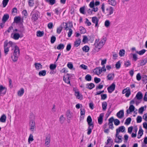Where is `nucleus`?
I'll list each match as a JSON object with an SVG mask.
<instances>
[{"label": "nucleus", "instance_id": "nucleus-1", "mask_svg": "<svg viewBox=\"0 0 147 147\" xmlns=\"http://www.w3.org/2000/svg\"><path fill=\"white\" fill-rule=\"evenodd\" d=\"M10 47H12V50L13 51V55L11 56V58L13 62L17 61L18 57L20 55V50L19 48L16 44L11 41L9 42L7 40L4 42V53L6 55L9 51V48Z\"/></svg>", "mask_w": 147, "mask_h": 147}, {"label": "nucleus", "instance_id": "nucleus-2", "mask_svg": "<svg viewBox=\"0 0 147 147\" xmlns=\"http://www.w3.org/2000/svg\"><path fill=\"white\" fill-rule=\"evenodd\" d=\"M87 121L89 126L87 130L88 132L87 134L88 135H89L91 133L92 129H93L94 127L93 123L92 122L91 117L90 116H88V117L87 119Z\"/></svg>", "mask_w": 147, "mask_h": 147}, {"label": "nucleus", "instance_id": "nucleus-3", "mask_svg": "<svg viewBox=\"0 0 147 147\" xmlns=\"http://www.w3.org/2000/svg\"><path fill=\"white\" fill-rule=\"evenodd\" d=\"M39 12L37 10H35L32 12L31 13V20L33 22H35L37 21L39 17Z\"/></svg>", "mask_w": 147, "mask_h": 147}, {"label": "nucleus", "instance_id": "nucleus-4", "mask_svg": "<svg viewBox=\"0 0 147 147\" xmlns=\"http://www.w3.org/2000/svg\"><path fill=\"white\" fill-rule=\"evenodd\" d=\"M30 118L32 119L30 120V129L32 131H33L35 127V122L34 120V117L33 115H32V116L31 115L30 116Z\"/></svg>", "mask_w": 147, "mask_h": 147}, {"label": "nucleus", "instance_id": "nucleus-5", "mask_svg": "<svg viewBox=\"0 0 147 147\" xmlns=\"http://www.w3.org/2000/svg\"><path fill=\"white\" fill-rule=\"evenodd\" d=\"M51 135L50 134H48L46 136L45 140V146L47 147H49L50 146V142Z\"/></svg>", "mask_w": 147, "mask_h": 147}, {"label": "nucleus", "instance_id": "nucleus-6", "mask_svg": "<svg viewBox=\"0 0 147 147\" xmlns=\"http://www.w3.org/2000/svg\"><path fill=\"white\" fill-rule=\"evenodd\" d=\"M122 136L119 135V134L117 135V133L115 135V142L117 143H119L121 142L122 140Z\"/></svg>", "mask_w": 147, "mask_h": 147}, {"label": "nucleus", "instance_id": "nucleus-7", "mask_svg": "<svg viewBox=\"0 0 147 147\" xmlns=\"http://www.w3.org/2000/svg\"><path fill=\"white\" fill-rule=\"evenodd\" d=\"M70 74H67L65 76L63 77V80L65 83L71 85L70 81Z\"/></svg>", "mask_w": 147, "mask_h": 147}, {"label": "nucleus", "instance_id": "nucleus-8", "mask_svg": "<svg viewBox=\"0 0 147 147\" xmlns=\"http://www.w3.org/2000/svg\"><path fill=\"white\" fill-rule=\"evenodd\" d=\"M107 11V16H109L112 14L114 11V8H113L111 6L107 8L106 9Z\"/></svg>", "mask_w": 147, "mask_h": 147}, {"label": "nucleus", "instance_id": "nucleus-9", "mask_svg": "<svg viewBox=\"0 0 147 147\" xmlns=\"http://www.w3.org/2000/svg\"><path fill=\"white\" fill-rule=\"evenodd\" d=\"M68 23L69 24V26H68V24L66 22H63L61 25L62 26V27L63 26V28H65V29L66 30H68L69 29V28H71L72 26V25L70 22H69Z\"/></svg>", "mask_w": 147, "mask_h": 147}, {"label": "nucleus", "instance_id": "nucleus-10", "mask_svg": "<svg viewBox=\"0 0 147 147\" xmlns=\"http://www.w3.org/2000/svg\"><path fill=\"white\" fill-rule=\"evenodd\" d=\"M115 87V85L114 83H113L109 86L107 88L108 92L109 93H111L113 91Z\"/></svg>", "mask_w": 147, "mask_h": 147}, {"label": "nucleus", "instance_id": "nucleus-11", "mask_svg": "<svg viewBox=\"0 0 147 147\" xmlns=\"http://www.w3.org/2000/svg\"><path fill=\"white\" fill-rule=\"evenodd\" d=\"M94 45L96 48L98 49V50L101 49L103 46L102 44L99 42V40H97V39L96 40Z\"/></svg>", "mask_w": 147, "mask_h": 147}, {"label": "nucleus", "instance_id": "nucleus-12", "mask_svg": "<svg viewBox=\"0 0 147 147\" xmlns=\"http://www.w3.org/2000/svg\"><path fill=\"white\" fill-rule=\"evenodd\" d=\"M92 23L94 24H95V27H98V24L99 21V20L96 17L94 16L92 17Z\"/></svg>", "mask_w": 147, "mask_h": 147}, {"label": "nucleus", "instance_id": "nucleus-13", "mask_svg": "<svg viewBox=\"0 0 147 147\" xmlns=\"http://www.w3.org/2000/svg\"><path fill=\"white\" fill-rule=\"evenodd\" d=\"M7 91L6 88L2 85L0 86V96L2 95H4Z\"/></svg>", "mask_w": 147, "mask_h": 147}, {"label": "nucleus", "instance_id": "nucleus-14", "mask_svg": "<svg viewBox=\"0 0 147 147\" xmlns=\"http://www.w3.org/2000/svg\"><path fill=\"white\" fill-rule=\"evenodd\" d=\"M125 127L123 126H120L119 128L116 129V133L117 135L118 134H119L120 132H123L125 131Z\"/></svg>", "mask_w": 147, "mask_h": 147}, {"label": "nucleus", "instance_id": "nucleus-15", "mask_svg": "<svg viewBox=\"0 0 147 147\" xmlns=\"http://www.w3.org/2000/svg\"><path fill=\"white\" fill-rule=\"evenodd\" d=\"M113 142V140L111 138L109 137L107 140V142H106V144L107 146H105V147H111L112 146V144Z\"/></svg>", "mask_w": 147, "mask_h": 147}, {"label": "nucleus", "instance_id": "nucleus-16", "mask_svg": "<svg viewBox=\"0 0 147 147\" xmlns=\"http://www.w3.org/2000/svg\"><path fill=\"white\" fill-rule=\"evenodd\" d=\"M135 107L133 105H131L129 107V109L126 111V112L127 114H129L131 112H133L135 110Z\"/></svg>", "mask_w": 147, "mask_h": 147}, {"label": "nucleus", "instance_id": "nucleus-17", "mask_svg": "<svg viewBox=\"0 0 147 147\" xmlns=\"http://www.w3.org/2000/svg\"><path fill=\"white\" fill-rule=\"evenodd\" d=\"M104 114L101 113L99 115V117L98 118V123L99 124H101L103 122V118L104 116Z\"/></svg>", "mask_w": 147, "mask_h": 147}, {"label": "nucleus", "instance_id": "nucleus-18", "mask_svg": "<svg viewBox=\"0 0 147 147\" xmlns=\"http://www.w3.org/2000/svg\"><path fill=\"white\" fill-rule=\"evenodd\" d=\"M147 62V59L145 58L144 59L140 61V62L138 63V67L142 66L145 65Z\"/></svg>", "mask_w": 147, "mask_h": 147}, {"label": "nucleus", "instance_id": "nucleus-19", "mask_svg": "<svg viewBox=\"0 0 147 147\" xmlns=\"http://www.w3.org/2000/svg\"><path fill=\"white\" fill-rule=\"evenodd\" d=\"M124 111L123 110H121L117 114V116L119 118H121L124 116Z\"/></svg>", "mask_w": 147, "mask_h": 147}, {"label": "nucleus", "instance_id": "nucleus-20", "mask_svg": "<svg viewBox=\"0 0 147 147\" xmlns=\"http://www.w3.org/2000/svg\"><path fill=\"white\" fill-rule=\"evenodd\" d=\"M94 71L97 75L100 74L102 72L100 67H96L94 69Z\"/></svg>", "mask_w": 147, "mask_h": 147}, {"label": "nucleus", "instance_id": "nucleus-21", "mask_svg": "<svg viewBox=\"0 0 147 147\" xmlns=\"http://www.w3.org/2000/svg\"><path fill=\"white\" fill-rule=\"evenodd\" d=\"M9 18V16L8 14H4L3 16L2 21L3 23H5L7 20H8Z\"/></svg>", "mask_w": 147, "mask_h": 147}, {"label": "nucleus", "instance_id": "nucleus-22", "mask_svg": "<svg viewBox=\"0 0 147 147\" xmlns=\"http://www.w3.org/2000/svg\"><path fill=\"white\" fill-rule=\"evenodd\" d=\"M86 88L90 89H92L95 87V85L93 83H88L86 84Z\"/></svg>", "mask_w": 147, "mask_h": 147}, {"label": "nucleus", "instance_id": "nucleus-23", "mask_svg": "<svg viewBox=\"0 0 147 147\" xmlns=\"http://www.w3.org/2000/svg\"><path fill=\"white\" fill-rule=\"evenodd\" d=\"M114 74L113 73L109 74L107 76L108 79L109 80H113L114 77Z\"/></svg>", "mask_w": 147, "mask_h": 147}, {"label": "nucleus", "instance_id": "nucleus-24", "mask_svg": "<svg viewBox=\"0 0 147 147\" xmlns=\"http://www.w3.org/2000/svg\"><path fill=\"white\" fill-rule=\"evenodd\" d=\"M6 119V117L5 114H3L0 118V121L2 123H5Z\"/></svg>", "mask_w": 147, "mask_h": 147}, {"label": "nucleus", "instance_id": "nucleus-25", "mask_svg": "<svg viewBox=\"0 0 147 147\" xmlns=\"http://www.w3.org/2000/svg\"><path fill=\"white\" fill-rule=\"evenodd\" d=\"M142 93L140 92H138L136 96L137 99L139 100L141 99L142 98Z\"/></svg>", "mask_w": 147, "mask_h": 147}, {"label": "nucleus", "instance_id": "nucleus-26", "mask_svg": "<svg viewBox=\"0 0 147 147\" xmlns=\"http://www.w3.org/2000/svg\"><path fill=\"white\" fill-rule=\"evenodd\" d=\"M80 43L81 40L80 39L76 40L74 42V46L76 47H78L80 45Z\"/></svg>", "mask_w": 147, "mask_h": 147}, {"label": "nucleus", "instance_id": "nucleus-27", "mask_svg": "<svg viewBox=\"0 0 147 147\" xmlns=\"http://www.w3.org/2000/svg\"><path fill=\"white\" fill-rule=\"evenodd\" d=\"M36 69L39 70L42 68V65L39 63H36L34 64Z\"/></svg>", "mask_w": 147, "mask_h": 147}, {"label": "nucleus", "instance_id": "nucleus-28", "mask_svg": "<svg viewBox=\"0 0 147 147\" xmlns=\"http://www.w3.org/2000/svg\"><path fill=\"white\" fill-rule=\"evenodd\" d=\"M108 2L109 4L114 6L116 5L115 0H108Z\"/></svg>", "mask_w": 147, "mask_h": 147}, {"label": "nucleus", "instance_id": "nucleus-29", "mask_svg": "<svg viewBox=\"0 0 147 147\" xmlns=\"http://www.w3.org/2000/svg\"><path fill=\"white\" fill-rule=\"evenodd\" d=\"M24 93V90L23 88H21L18 92V94L19 96H22Z\"/></svg>", "mask_w": 147, "mask_h": 147}, {"label": "nucleus", "instance_id": "nucleus-30", "mask_svg": "<svg viewBox=\"0 0 147 147\" xmlns=\"http://www.w3.org/2000/svg\"><path fill=\"white\" fill-rule=\"evenodd\" d=\"M18 32H20V34H22L25 32V29L23 26H20Z\"/></svg>", "mask_w": 147, "mask_h": 147}, {"label": "nucleus", "instance_id": "nucleus-31", "mask_svg": "<svg viewBox=\"0 0 147 147\" xmlns=\"http://www.w3.org/2000/svg\"><path fill=\"white\" fill-rule=\"evenodd\" d=\"M44 33L43 31H40V30H38L36 32V36L38 37H42L43 36Z\"/></svg>", "mask_w": 147, "mask_h": 147}, {"label": "nucleus", "instance_id": "nucleus-32", "mask_svg": "<svg viewBox=\"0 0 147 147\" xmlns=\"http://www.w3.org/2000/svg\"><path fill=\"white\" fill-rule=\"evenodd\" d=\"M20 37V35L19 33H16L14 34L13 38L16 40H17Z\"/></svg>", "mask_w": 147, "mask_h": 147}, {"label": "nucleus", "instance_id": "nucleus-33", "mask_svg": "<svg viewBox=\"0 0 147 147\" xmlns=\"http://www.w3.org/2000/svg\"><path fill=\"white\" fill-rule=\"evenodd\" d=\"M107 103L106 102L104 101L102 104V110L103 111L106 110L107 109Z\"/></svg>", "mask_w": 147, "mask_h": 147}, {"label": "nucleus", "instance_id": "nucleus-34", "mask_svg": "<svg viewBox=\"0 0 147 147\" xmlns=\"http://www.w3.org/2000/svg\"><path fill=\"white\" fill-rule=\"evenodd\" d=\"M83 51H84L86 53L88 52L89 49V47L87 46L86 45L84 46L82 48Z\"/></svg>", "mask_w": 147, "mask_h": 147}, {"label": "nucleus", "instance_id": "nucleus-35", "mask_svg": "<svg viewBox=\"0 0 147 147\" xmlns=\"http://www.w3.org/2000/svg\"><path fill=\"white\" fill-rule=\"evenodd\" d=\"M66 115L67 119L71 118L72 117V115L69 110L67 111Z\"/></svg>", "mask_w": 147, "mask_h": 147}, {"label": "nucleus", "instance_id": "nucleus-36", "mask_svg": "<svg viewBox=\"0 0 147 147\" xmlns=\"http://www.w3.org/2000/svg\"><path fill=\"white\" fill-rule=\"evenodd\" d=\"M46 71L45 70H41L39 72L38 75L39 76H45L46 75Z\"/></svg>", "mask_w": 147, "mask_h": 147}, {"label": "nucleus", "instance_id": "nucleus-37", "mask_svg": "<svg viewBox=\"0 0 147 147\" xmlns=\"http://www.w3.org/2000/svg\"><path fill=\"white\" fill-rule=\"evenodd\" d=\"M146 51V50L145 49H143L142 50L138 51H136V53L140 55H143Z\"/></svg>", "mask_w": 147, "mask_h": 147}, {"label": "nucleus", "instance_id": "nucleus-38", "mask_svg": "<svg viewBox=\"0 0 147 147\" xmlns=\"http://www.w3.org/2000/svg\"><path fill=\"white\" fill-rule=\"evenodd\" d=\"M85 79L87 81H90L92 79V77L90 75L87 74L86 76L85 77Z\"/></svg>", "mask_w": 147, "mask_h": 147}, {"label": "nucleus", "instance_id": "nucleus-39", "mask_svg": "<svg viewBox=\"0 0 147 147\" xmlns=\"http://www.w3.org/2000/svg\"><path fill=\"white\" fill-rule=\"evenodd\" d=\"M65 120V118L64 117L63 115H61L59 118V121L60 123L62 124L64 122Z\"/></svg>", "mask_w": 147, "mask_h": 147}, {"label": "nucleus", "instance_id": "nucleus-40", "mask_svg": "<svg viewBox=\"0 0 147 147\" xmlns=\"http://www.w3.org/2000/svg\"><path fill=\"white\" fill-rule=\"evenodd\" d=\"M64 45L62 43H61L59 44L57 47V49H58L60 50L64 49Z\"/></svg>", "mask_w": 147, "mask_h": 147}, {"label": "nucleus", "instance_id": "nucleus-41", "mask_svg": "<svg viewBox=\"0 0 147 147\" xmlns=\"http://www.w3.org/2000/svg\"><path fill=\"white\" fill-rule=\"evenodd\" d=\"M144 107L146 108V106L145 105L144 107H142L140 108L138 110V113L140 114H142L144 111Z\"/></svg>", "mask_w": 147, "mask_h": 147}, {"label": "nucleus", "instance_id": "nucleus-42", "mask_svg": "<svg viewBox=\"0 0 147 147\" xmlns=\"http://www.w3.org/2000/svg\"><path fill=\"white\" fill-rule=\"evenodd\" d=\"M125 51L124 49L121 50L119 51V55L120 56L122 57L124 55Z\"/></svg>", "mask_w": 147, "mask_h": 147}, {"label": "nucleus", "instance_id": "nucleus-43", "mask_svg": "<svg viewBox=\"0 0 147 147\" xmlns=\"http://www.w3.org/2000/svg\"><path fill=\"white\" fill-rule=\"evenodd\" d=\"M63 27L62 26H60L57 28V32L58 34H59L62 30Z\"/></svg>", "mask_w": 147, "mask_h": 147}, {"label": "nucleus", "instance_id": "nucleus-44", "mask_svg": "<svg viewBox=\"0 0 147 147\" xmlns=\"http://www.w3.org/2000/svg\"><path fill=\"white\" fill-rule=\"evenodd\" d=\"M33 137V136L32 135L30 134L28 139V142L29 143H30V142H32L34 140Z\"/></svg>", "mask_w": 147, "mask_h": 147}, {"label": "nucleus", "instance_id": "nucleus-45", "mask_svg": "<svg viewBox=\"0 0 147 147\" xmlns=\"http://www.w3.org/2000/svg\"><path fill=\"white\" fill-rule=\"evenodd\" d=\"M14 20L15 23H18L20 20V18L19 17H16L14 18Z\"/></svg>", "mask_w": 147, "mask_h": 147}, {"label": "nucleus", "instance_id": "nucleus-46", "mask_svg": "<svg viewBox=\"0 0 147 147\" xmlns=\"http://www.w3.org/2000/svg\"><path fill=\"white\" fill-rule=\"evenodd\" d=\"M131 120V119L130 117L127 118L125 120V123L127 125L129 124L130 123Z\"/></svg>", "mask_w": 147, "mask_h": 147}, {"label": "nucleus", "instance_id": "nucleus-47", "mask_svg": "<svg viewBox=\"0 0 147 147\" xmlns=\"http://www.w3.org/2000/svg\"><path fill=\"white\" fill-rule=\"evenodd\" d=\"M9 0H3V1L2 3L3 5V6L4 7H6V6L7 5Z\"/></svg>", "mask_w": 147, "mask_h": 147}, {"label": "nucleus", "instance_id": "nucleus-48", "mask_svg": "<svg viewBox=\"0 0 147 147\" xmlns=\"http://www.w3.org/2000/svg\"><path fill=\"white\" fill-rule=\"evenodd\" d=\"M75 95L76 96L77 98L78 99L80 98L82 96L80 94V92L78 91L75 92Z\"/></svg>", "mask_w": 147, "mask_h": 147}, {"label": "nucleus", "instance_id": "nucleus-49", "mask_svg": "<svg viewBox=\"0 0 147 147\" xmlns=\"http://www.w3.org/2000/svg\"><path fill=\"white\" fill-rule=\"evenodd\" d=\"M130 55H132L133 56V59L135 61H136L138 59L137 57V55L136 54L131 53Z\"/></svg>", "mask_w": 147, "mask_h": 147}, {"label": "nucleus", "instance_id": "nucleus-50", "mask_svg": "<svg viewBox=\"0 0 147 147\" xmlns=\"http://www.w3.org/2000/svg\"><path fill=\"white\" fill-rule=\"evenodd\" d=\"M85 7L83 6L82 7H81L80 9V13L83 14H85Z\"/></svg>", "mask_w": 147, "mask_h": 147}, {"label": "nucleus", "instance_id": "nucleus-51", "mask_svg": "<svg viewBox=\"0 0 147 147\" xmlns=\"http://www.w3.org/2000/svg\"><path fill=\"white\" fill-rule=\"evenodd\" d=\"M56 67L57 66L55 64H51L50 65L49 67L51 70H54L56 68Z\"/></svg>", "mask_w": 147, "mask_h": 147}, {"label": "nucleus", "instance_id": "nucleus-52", "mask_svg": "<svg viewBox=\"0 0 147 147\" xmlns=\"http://www.w3.org/2000/svg\"><path fill=\"white\" fill-rule=\"evenodd\" d=\"M120 67V62L119 61L117 62L115 64V67L117 69H118Z\"/></svg>", "mask_w": 147, "mask_h": 147}, {"label": "nucleus", "instance_id": "nucleus-53", "mask_svg": "<svg viewBox=\"0 0 147 147\" xmlns=\"http://www.w3.org/2000/svg\"><path fill=\"white\" fill-rule=\"evenodd\" d=\"M137 122V123H140L142 121V118L141 116H138L136 119Z\"/></svg>", "mask_w": 147, "mask_h": 147}, {"label": "nucleus", "instance_id": "nucleus-54", "mask_svg": "<svg viewBox=\"0 0 147 147\" xmlns=\"http://www.w3.org/2000/svg\"><path fill=\"white\" fill-rule=\"evenodd\" d=\"M83 39L82 41L84 43L86 42L88 40V38L86 36L84 35L83 36Z\"/></svg>", "mask_w": 147, "mask_h": 147}, {"label": "nucleus", "instance_id": "nucleus-55", "mask_svg": "<svg viewBox=\"0 0 147 147\" xmlns=\"http://www.w3.org/2000/svg\"><path fill=\"white\" fill-rule=\"evenodd\" d=\"M80 30L81 34H84L86 32V31L85 29L83 27H80Z\"/></svg>", "mask_w": 147, "mask_h": 147}, {"label": "nucleus", "instance_id": "nucleus-56", "mask_svg": "<svg viewBox=\"0 0 147 147\" xmlns=\"http://www.w3.org/2000/svg\"><path fill=\"white\" fill-rule=\"evenodd\" d=\"M114 123L116 125H118L120 123V121L117 119H115L114 120Z\"/></svg>", "mask_w": 147, "mask_h": 147}, {"label": "nucleus", "instance_id": "nucleus-57", "mask_svg": "<svg viewBox=\"0 0 147 147\" xmlns=\"http://www.w3.org/2000/svg\"><path fill=\"white\" fill-rule=\"evenodd\" d=\"M107 39L106 38H103L100 41H99L101 43L102 45H104L106 42V41Z\"/></svg>", "mask_w": 147, "mask_h": 147}, {"label": "nucleus", "instance_id": "nucleus-58", "mask_svg": "<svg viewBox=\"0 0 147 147\" xmlns=\"http://www.w3.org/2000/svg\"><path fill=\"white\" fill-rule=\"evenodd\" d=\"M110 25V22L109 20H106L105 23V25L106 27H108Z\"/></svg>", "mask_w": 147, "mask_h": 147}, {"label": "nucleus", "instance_id": "nucleus-59", "mask_svg": "<svg viewBox=\"0 0 147 147\" xmlns=\"http://www.w3.org/2000/svg\"><path fill=\"white\" fill-rule=\"evenodd\" d=\"M56 40V37L54 36H52L51 39V43H53Z\"/></svg>", "mask_w": 147, "mask_h": 147}, {"label": "nucleus", "instance_id": "nucleus-60", "mask_svg": "<svg viewBox=\"0 0 147 147\" xmlns=\"http://www.w3.org/2000/svg\"><path fill=\"white\" fill-rule=\"evenodd\" d=\"M94 82L96 84L98 83L100 81V79L99 78L95 77L94 79Z\"/></svg>", "mask_w": 147, "mask_h": 147}, {"label": "nucleus", "instance_id": "nucleus-61", "mask_svg": "<svg viewBox=\"0 0 147 147\" xmlns=\"http://www.w3.org/2000/svg\"><path fill=\"white\" fill-rule=\"evenodd\" d=\"M85 113V110L84 108H81L80 109V114L82 116L84 115Z\"/></svg>", "mask_w": 147, "mask_h": 147}, {"label": "nucleus", "instance_id": "nucleus-62", "mask_svg": "<svg viewBox=\"0 0 147 147\" xmlns=\"http://www.w3.org/2000/svg\"><path fill=\"white\" fill-rule=\"evenodd\" d=\"M68 30H69V31L68 34V37L70 38L71 36L73 31L70 28H69Z\"/></svg>", "mask_w": 147, "mask_h": 147}, {"label": "nucleus", "instance_id": "nucleus-63", "mask_svg": "<svg viewBox=\"0 0 147 147\" xmlns=\"http://www.w3.org/2000/svg\"><path fill=\"white\" fill-rule=\"evenodd\" d=\"M124 65L126 67H127L131 65V64L130 61H126L124 62Z\"/></svg>", "mask_w": 147, "mask_h": 147}, {"label": "nucleus", "instance_id": "nucleus-64", "mask_svg": "<svg viewBox=\"0 0 147 147\" xmlns=\"http://www.w3.org/2000/svg\"><path fill=\"white\" fill-rule=\"evenodd\" d=\"M67 66L70 69H72L73 67V65L71 63H68L67 64Z\"/></svg>", "mask_w": 147, "mask_h": 147}]
</instances>
